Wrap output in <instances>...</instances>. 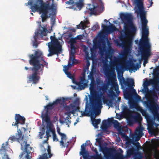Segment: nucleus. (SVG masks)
Returning <instances> with one entry per match:
<instances>
[{"mask_svg":"<svg viewBox=\"0 0 159 159\" xmlns=\"http://www.w3.org/2000/svg\"><path fill=\"white\" fill-rule=\"evenodd\" d=\"M150 100L143 102V106L146 107L153 115L152 116L148 114L146 111L133 101H129V104L130 108H135L139 111L143 116H144L147 121V129L149 134H154L155 131L158 132V129H155L154 126L156 128L159 125V103L158 101V98L155 93L152 92L150 96Z\"/></svg>","mask_w":159,"mask_h":159,"instance_id":"obj_1","label":"nucleus"},{"mask_svg":"<svg viewBox=\"0 0 159 159\" xmlns=\"http://www.w3.org/2000/svg\"><path fill=\"white\" fill-rule=\"evenodd\" d=\"M121 19V23L124 24L125 30H122L118 39L114 40L115 44L124 49V53L121 55L124 57L125 54L130 53L132 45L133 34L136 33L137 28L132 21L131 15L129 14L121 13L118 20Z\"/></svg>","mask_w":159,"mask_h":159,"instance_id":"obj_2","label":"nucleus"},{"mask_svg":"<svg viewBox=\"0 0 159 159\" xmlns=\"http://www.w3.org/2000/svg\"><path fill=\"white\" fill-rule=\"evenodd\" d=\"M137 8H135V11L138 16H139L142 23V34L138 45L139 49L141 54V58L139 60L140 64L142 60H144L143 65L145 66L148 62L147 59L150 55L151 45L149 39L148 37L149 32L147 26L148 21L146 17V12L144 11L143 3L138 2L137 4Z\"/></svg>","mask_w":159,"mask_h":159,"instance_id":"obj_3","label":"nucleus"},{"mask_svg":"<svg viewBox=\"0 0 159 159\" xmlns=\"http://www.w3.org/2000/svg\"><path fill=\"white\" fill-rule=\"evenodd\" d=\"M28 56L30 58V64L33 66L30 68L33 73L28 76L27 83L32 82L34 84H36L40 78L39 75H42L43 74V67L45 66L46 68H48V63L44 60L43 53L39 50L35 51L34 54Z\"/></svg>","mask_w":159,"mask_h":159,"instance_id":"obj_4","label":"nucleus"},{"mask_svg":"<svg viewBox=\"0 0 159 159\" xmlns=\"http://www.w3.org/2000/svg\"><path fill=\"white\" fill-rule=\"evenodd\" d=\"M28 5H30V8L32 11H38L40 14L42 13L41 17L42 22H44L48 17L47 14L50 15L55 14V6L53 0H47L43 2V0H29Z\"/></svg>","mask_w":159,"mask_h":159,"instance_id":"obj_5","label":"nucleus"},{"mask_svg":"<svg viewBox=\"0 0 159 159\" xmlns=\"http://www.w3.org/2000/svg\"><path fill=\"white\" fill-rule=\"evenodd\" d=\"M68 99V98L59 97L53 103H50L44 107V109L42 112L41 116L43 120V123H45L47 126L46 131V137L47 139L49 137L52 135V132L55 131V129L51 127L52 124L50 118V115L52 112L53 106L58 104L64 105L65 101Z\"/></svg>","mask_w":159,"mask_h":159,"instance_id":"obj_6","label":"nucleus"},{"mask_svg":"<svg viewBox=\"0 0 159 159\" xmlns=\"http://www.w3.org/2000/svg\"><path fill=\"white\" fill-rule=\"evenodd\" d=\"M105 75L107 76L108 84L111 85V89L108 90V95L109 97L112 98L119 96L120 91H119L116 76L114 69L111 70H109L107 65H105L104 67Z\"/></svg>","mask_w":159,"mask_h":159,"instance_id":"obj_7","label":"nucleus"},{"mask_svg":"<svg viewBox=\"0 0 159 159\" xmlns=\"http://www.w3.org/2000/svg\"><path fill=\"white\" fill-rule=\"evenodd\" d=\"M18 133L16 136H11L9 140L11 142L15 141H17L20 144L21 149L24 150L19 156L21 159H31L30 154L32 151V148L30 146L29 144H27V141L24 139L22 136L21 131L20 129H17Z\"/></svg>","mask_w":159,"mask_h":159,"instance_id":"obj_8","label":"nucleus"},{"mask_svg":"<svg viewBox=\"0 0 159 159\" xmlns=\"http://www.w3.org/2000/svg\"><path fill=\"white\" fill-rule=\"evenodd\" d=\"M116 70L118 74L117 78L121 85V89H125L129 88L131 90L130 93H132L133 95H136L137 93L136 91L134 89V80L132 79H126V81L125 80L123 77L122 72V66L120 64H119L116 66Z\"/></svg>","mask_w":159,"mask_h":159,"instance_id":"obj_9","label":"nucleus"},{"mask_svg":"<svg viewBox=\"0 0 159 159\" xmlns=\"http://www.w3.org/2000/svg\"><path fill=\"white\" fill-rule=\"evenodd\" d=\"M108 88V86L107 84H103L102 86L100 88L98 91H97V93H98L102 92V95L99 98L97 97H96L93 114L101 113V109L102 107V100H104L105 98L104 93L107 91Z\"/></svg>","mask_w":159,"mask_h":159,"instance_id":"obj_10","label":"nucleus"},{"mask_svg":"<svg viewBox=\"0 0 159 159\" xmlns=\"http://www.w3.org/2000/svg\"><path fill=\"white\" fill-rule=\"evenodd\" d=\"M55 33H54L53 36L50 37L51 42L48 43L49 53L48 54V57L52 56L54 54L61 53L62 52L61 46L60 42L55 38Z\"/></svg>","mask_w":159,"mask_h":159,"instance_id":"obj_11","label":"nucleus"},{"mask_svg":"<svg viewBox=\"0 0 159 159\" xmlns=\"http://www.w3.org/2000/svg\"><path fill=\"white\" fill-rule=\"evenodd\" d=\"M95 80L91 81L89 88L90 95L89 96L90 104L89 107L90 111L92 114L93 113L96 97H97L99 98L102 95V92H100L99 93H97V91H95Z\"/></svg>","mask_w":159,"mask_h":159,"instance_id":"obj_12","label":"nucleus"},{"mask_svg":"<svg viewBox=\"0 0 159 159\" xmlns=\"http://www.w3.org/2000/svg\"><path fill=\"white\" fill-rule=\"evenodd\" d=\"M88 9L90 11L91 14L98 15L103 11L104 6L101 0H93L92 4L89 5Z\"/></svg>","mask_w":159,"mask_h":159,"instance_id":"obj_13","label":"nucleus"},{"mask_svg":"<svg viewBox=\"0 0 159 159\" xmlns=\"http://www.w3.org/2000/svg\"><path fill=\"white\" fill-rule=\"evenodd\" d=\"M39 25V29L35 31V35L33 38L34 40H32V45L34 48H36L38 46V44L37 39L38 35L39 34L41 37H43V36H45L48 31L45 27H43L41 25V22H38Z\"/></svg>","mask_w":159,"mask_h":159,"instance_id":"obj_14","label":"nucleus"},{"mask_svg":"<svg viewBox=\"0 0 159 159\" xmlns=\"http://www.w3.org/2000/svg\"><path fill=\"white\" fill-rule=\"evenodd\" d=\"M143 127L141 126L137 127L136 129L134 134H130L129 141H126V143L134 144L135 142L139 141L140 138L144 135L143 132Z\"/></svg>","mask_w":159,"mask_h":159,"instance_id":"obj_15","label":"nucleus"},{"mask_svg":"<svg viewBox=\"0 0 159 159\" xmlns=\"http://www.w3.org/2000/svg\"><path fill=\"white\" fill-rule=\"evenodd\" d=\"M111 123L114 125V127L117 129L119 134L124 138L125 141H128L129 139V137L125 134V133L128 132V129L124 128L120 126L118 121L116 120H111Z\"/></svg>","mask_w":159,"mask_h":159,"instance_id":"obj_16","label":"nucleus"},{"mask_svg":"<svg viewBox=\"0 0 159 159\" xmlns=\"http://www.w3.org/2000/svg\"><path fill=\"white\" fill-rule=\"evenodd\" d=\"M64 72L68 77L72 80L73 83L76 84L78 86L77 88L78 89L80 90L83 89L87 86L88 81L85 79L84 77H81L80 81L78 82L75 81L73 76L70 72L67 71Z\"/></svg>","mask_w":159,"mask_h":159,"instance_id":"obj_17","label":"nucleus"},{"mask_svg":"<svg viewBox=\"0 0 159 159\" xmlns=\"http://www.w3.org/2000/svg\"><path fill=\"white\" fill-rule=\"evenodd\" d=\"M157 77L153 79H149L148 80H146L144 82L143 85L148 87L151 84L153 85V89L159 94V72L157 73Z\"/></svg>","mask_w":159,"mask_h":159,"instance_id":"obj_18","label":"nucleus"},{"mask_svg":"<svg viewBox=\"0 0 159 159\" xmlns=\"http://www.w3.org/2000/svg\"><path fill=\"white\" fill-rule=\"evenodd\" d=\"M85 100L86 101V106L85 108V111H81V115L80 116H90L91 118H94L95 117V116L96 115H98L100 113L98 114H91V112L90 111V110L89 108V105L90 104V102L89 103H88V98L87 96H85ZM90 100V99H89Z\"/></svg>","mask_w":159,"mask_h":159,"instance_id":"obj_19","label":"nucleus"},{"mask_svg":"<svg viewBox=\"0 0 159 159\" xmlns=\"http://www.w3.org/2000/svg\"><path fill=\"white\" fill-rule=\"evenodd\" d=\"M101 34H100L98 43H96L94 42V45H97V48L99 50L101 56H102L106 51V46L103 39L101 38Z\"/></svg>","mask_w":159,"mask_h":159,"instance_id":"obj_20","label":"nucleus"},{"mask_svg":"<svg viewBox=\"0 0 159 159\" xmlns=\"http://www.w3.org/2000/svg\"><path fill=\"white\" fill-rule=\"evenodd\" d=\"M8 146L7 142H6L5 143H3L2 145L0 152L2 159H10L8 156L6 154V151H11Z\"/></svg>","mask_w":159,"mask_h":159,"instance_id":"obj_21","label":"nucleus"},{"mask_svg":"<svg viewBox=\"0 0 159 159\" xmlns=\"http://www.w3.org/2000/svg\"><path fill=\"white\" fill-rule=\"evenodd\" d=\"M57 132L58 134L61 136V140L60 141V145L61 146L62 148L67 147L69 144V142L66 141L67 139L66 135L64 133L60 132V129L57 128Z\"/></svg>","mask_w":159,"mask_h":159,"instance_id":"obj_22","label":"nucleus"},{"mask_svg":"<svg viewBox=\"0 0 159 159\" xmlns=\"http://www.w3.org/2000/svg\"><path fill=\"white\" fill-rule=\"evenodd\" d=\"M105 159H123L122 155L118 154L113 155L112 152L108 150H107V153L103 152Z\"/></svg>","mask_w":159,"mask_h":159,"instance_id":"obj_23","label":"nucleus"},{"mask_svg":"<svg viewBox=\"0 0 159 159\" xmlns=\"http://www.w3.org/2000/svg\"><path fill=\"white\" fill-rule=\"evenodd\" d=\"M16 122L12 124V126H16L18 129V124L23 125L25 123V118L24 116H21L20 114H16L15 116Z\"/></svg>","mask_w":159,"mask_h":159,"instance_id":"obj_24","label":"nucleus"},{"mask_svg":"<svg viewBox=\"0 0 159 159\" xmlns=\"http://www.w3.org/2000/svg\"><path fill=\"white\" fill-rule=\"evenodd\" d=\"M83 1L84 0H79V2L74 3V1L73 0V3L70 4H73L72 6L71 7H68L67 8L72 9L74 10H80L83 6Z\"/></svg>","mask_w":159,"mask_h":159,"instance_id":"obj_25","label":"nucleus"},{"mask_svg":"<svg viewBox=\"0 0 159 159\" xmlns=\"http://www.w3.org/2000/svg\"><path fill=\"white\" fill-rule=\"evenodd\" d=\"M67 111L65 113V114H73L76 110V108L75 105L74 103L70 104L69 105L67 106L66 107Z\"/></svg>","mask_w":159,"mask_h":159,"instance_id":"obj_26","label":"nucleus"},{"mask_svg":"<svg viewBox=\"0 0 159 159\" xmlns=\"http://www.w3.org/2000/svg\"><path fill=\"white\" fill-rule=\"evenodd\" d=\"M67 116L66 118H64V119H60L59 121L60 123L62 125L65 124L67 125L68 127H70V125L71 124V121L70 114H66Z\"/></svg>","mask_w":159,"mask_h":159,"instance_id":"obj_27","label":"nucleus"},{"mask_svg":"<svg viewBox=\"0 0 159 159\" xmlns=\"http://www.w3.org/2000/svg\"><path fill=\"white\" fill-rule=\"evenodd\" d=\"M89 23L87 20L85 19L84 21H81L80 24L77 25V28L78 29H84L89 27Z\"/></svg>","mask_w":159,"mask_h":159,"instance_id":"obj_28","label":"nucleus"},{"mask_svg":"<svg viewBox=\"0 0 159 159\" xmlns=\"http://www.w3.org/2000/svg\"><path fill=\"white\" fill-rule=\"evenodd\" d=\"M143 88H142L140 90V91L142 92L145 95H148L149 94V100H150V96L151 94V92L152 91L154 92L155 93V94L157 96V94L155 93V92L153 91H150L148 88V87L145 86V85H143Z\"/></svg>","mask_w":159,"mask_h":159,"instance_id":"obj_29","label":"nucleus"},{"mask_svg":"<svg viewBox=\"0 0 159 159\" xmlns=\"http://www.w3.org/2000/svg\"><path fill=\"white\" fill-rule=\"evenodd\" d=\"M129 67L131 68V70L134 72L138 70L141 67L140 63H138L136 64L133 62H130L129 64Z\"/></svg>","mask_w":159,"mask_h":159,"instance_id":"obj_30","label":"nucleus"},{"mask_svg":"<svg viewBox=\"0 0 159 159\" xmlns=\"http://www.w3.org/2000/svg\"><path fill=\"white\" fill-rule=\"evenodd\" d=\"M47 152L49 155L48 157L47 156L46 153H45L42 156H40L39 158V159H47L52 157V155L51 153L50 147L49 145L48 146Z\"/></svg>","mask_w":159,"mask_h":159,"instance_id":"obj_31","label":"nucleus"},{"mask_svg":"<svg viewBox=\"0 0 159 159\" xmlns=\"http://www.w3.org/2000/svg\"><path fill=\"white\" fill-rule=\"evenodd\" d=\"M141 118V117L139 115H136L131 116L130 118L128 119V121L129 123H133L137 122Z\"/></svg>","mask_w":159,"mask_h":159,"instance_id":"obj_32","label":"nucleus"},{"mask_svg":"<svg viewBox=\"0 0 159 159\" xmlns=\"http://www.w3.org/2000/svg\"><path fill=\"white\" fill-rule=\"evenodd\" d=\"M96 71V68L93 64L92 67L91 71L90 72L89 75H88V79L91 80V81L94 80L93 75Z\"/></svg>","mask_w":159,"mask_h":159,"instance_id":"obj_33","label":"nucleus"},{"mask_svg":"<svg viewBox=\"0 0 159 159\" xmlns=\"http://www.w3.org/2000/svg\"><path fill=\"white\" fill-rule=\"evenodd\" d=\"M77 62L72 61V60L69 59L68 65L67 66H63V70L64 72L67 71L71 67L72 65L76 63Z\"/></svg>","mask_w":159,"mask_h":159,"instance_id":"obj_34","label":"nucleus"},{"mask_svg":"<svg viewBox=\"0 0 159 159\" xmlns=\"http://www.w3.org/2000/svg\"><path fill=\"white\" fill-rule=\"evenodd\" d=\"M123 89L125 90V91H124V94L125 98L130 101L132 99L133 96L132 94V93L127 92V89Z\"/></svg>","mask_w":159,"mask_h":159,"instance_id":"obj_35","label":"nucleus"},{"mask_svg":"<svg viewBox=\"0 0 159 159\" xmlns=\"http://www.w3.org/2000/svg\"><path fill=\"white\" fill-rule=\"evenodd\" d=\"M75 49H71L69 59L72 60V61H74L77 62V61L76 59L74 57L75 53Z\"/></svg>","mask_w":159,"mask_h":159,"instance_id":"obj_36","label":"nucleus"},{"mask_svg":"<svg viewBox=\"0 0 159 159\" xmlns=\"http://www.w3.org/2000/svg\"><path fill=\"white\" fill-rule=\"evenodd\" d=\"M88 142H90V141H87L86 142V143H85L81 145V151H80V155H81V154H86V153H88V151L87 150H86L85 148V146L87 145V144H86V143Z\"/></svg>","mask_w":159,"mask_h":159,"instance_id":"obj_37","label":"nucleus"},{"mask_svg":"<svg viewBox=\"0 0 159 159\" xmlns=\"http://www.w3.org/2000/svg\"><path fill=\"white\" fill-rule=\"evenodd\" d=\"M108 121L107 120H104L102 121V124L101 126V129L102 130H106L108 128Z\"/></svg>","mask_w":159,"mask_h":159,"instance_id":"obj_38","label":"nucleus"},{"mask_svg":"<svg viewBox=\"0 0 159 159\" xmlns=\"http://www.w3.org/2000/svg\"><path fill=\"white\" fill-rule=\"evenodd\" d=\"M109 27V25L106 26L104 24H102V28L107 34L111 33V28Z\"/></svg>","mask_w":159,"mask_h":159,"instance_id":"obj_39","label":"nucleus"},{"mask_svg":"<svg viewBox=\"0 0 159 159\" xmlns=\"http://www.w3.org/2000/svg\"><path fill=\"white\" fill-rule=\"evenodd\" d=\"M101 120V119H100L92 120V124L95 128L97 129L98 128V125L100 123Z\"/></svg>","mask_w":159,"mask_h":159,"instance_id":"obj_40","label":"nucleus"},{"mask_svg":"<svg viewBox=\"0 0 159 159\" xmlns=\"http://www.w3.org/2000/svg\"><path fill=\"white\" fill-rule=\"evenodd\" d=\"M135 152V150L133 148H130L127 151V156L128 157H130L132 155H134Z\"/></svg>","mask_w":159,"mask_h":159,"instance_id":"obj_41","label":"nucleus"},{"mask_svg":"<svg viewBox=\"0 0 159 159\" xmlns=\"http://www.w3.org/2000/svg\"><path fill=\"white\" fill-rule=\"evenodd\" d=\"M134 156V159H141L143 158V156L140 152L135 151Z\"/></svg>","mask_w":159,"mask_h":159,"instance_id":"obj_42","label":"nucleus"},{"mask_svg":"<svg viewBox=\"0 0 159 159\" xmlns=\"http://www.w3.org/2000/svg\"><path fill=\"white\" fill-rule=\"evenodd\" d=\"M109 27L111 28V33L114 31L116 30V28L113 25V24L110 23V22H109Z\"/></svg>","mask_w":159,"mask_h":159,"instance_id":"obj_43","label":"nucleus"},{"mask_svg":"<svg viewBox=\"0 0 159 159\" xmlns=\"http://www.w3.org/2000/svg\"><path fill=\"white\" fill-rule=\"evenodd\" d=\"M52 138L54 141H58V139L56 134L55 131L52 132Z\"/></svg>","mask_w":159,"mask_h":159,"instance_id":"obj_44","label":"nucleus"},{"mask_svg":"<svg viewBox=\"0 0 159 159\" xmlns=\"http://www.w3.org/2000/svg\"><path fill=\"white\" fill-rule=\"evenodd\" d=\"M106 103L109 106V108L110 107H113V101L111 99H110L107 100V101Z\"/></svg>","mask_w":159,"mask_h":159,"instance_id":"obj_45","label":"nucleus"},{"mask_svg":"<svg viewBox=\"0 0 159 159\" xmlns=\"http://www.w3.org/2000/svg\"><path fill=\"white\" fill-rule=\"evenodd\" d=\"M45 129L44 128H42L40 129V131L39 132V135L40 139L43 138V136L44 134Z\"/></svg>","mask_w":159,"mask_h":159,"instance_id":"obj_46","label":"nucleus"},{"mask_svg":"<svg viewBox=\"0 0 159 159\" xmlns=\"http://www.w3.org/2000/svg\"><path fill=\"white\" fill-rule=\"evenodd\" d=\"M92 157L93 159H102L101 154H99L98 153V154H96V155L93 156Z\"/></svg>","mask_w":159,"mask_h":159,"instance_id":"obj_47","label":"nucleus"},{"mask_svg":"<svg viewBox=\"0 0 159 159\" xmlns=\"http://www.w3.org/2000/svg\"><path fill=\"white\" fill-rule=\"evenodd\" d=\"M51 24L52 25L51 27L52 28V27H53L54 25L55 24V17L54 16H52L51 17Z\"/></svg>","mask_w":159,"mask_h":159,"instance_id":"obj_48","label":"nucleus"},{"mask_svg":"<svg viewBox=\"0 0 159 159\" xmlns=\"http://www.w3.org/2000/svg\"><path fill=\"white\" fill-rule=\"evenodd\" d=\"M91 57H90V59L92 60H93L96 57V54L95 52H94L92 50L91 48Z\"/></svg>","mask_w":159,"mask_h":159,"instance_id":"obj_49","label":"nucleus"},{"mask_svg":"<svg viewBox=\"0 0 159 159\" xmlns=\"http://www.w3.org/2000/svg\"><path fill=\"white\" fill-rule=\"evenodd\" d=\"M111 57V56L109 57V58L110 60V65L111 66H114L116 65V63L113 60H112Z\"/></svg>","mask_w":159,"mask_h":159,"instance_id":"obj_50","label":"nucleus"},{"mask_svg":"<svg viewBox=\"0 0 159 159\" xmlns=\"http://www.w3.org/2000/svg\"><path fill=\"white\" fill-rule=\"evenodd\" d=\"M76 39L75 38H70L69 40V43H75L76 42Z\"/></svg>","mask_w":159,"mask_h":159,"instance_id":"obj_51","label":"nucleus"},{"mask_svg":"<svg viewBox=\"0 0 159 159\" xmlns=\"http://www.w3.org/2000/svg\"><path fill=\"white\" fill-rule=\"evenodd\" d=\"M136 143V147L137 151H138L140 149H141V147L140 145V143L138 142V141Z\"/></svg>","mask_w":159,"mask_h":159,"instance_id":"obj_52","label":"nucleus"},{"mask_svg":"<svg viewBox=\"0 0 159 159\" xmlns=\"http://www.w3.org/2000/svg\"><path fill=\"white\" fill-rule=\"evenodd\" d=\"M135 98L139 101H140L141 99V98L139 95L137 93L135 95Z\"/></svg>","mask_w":159,"mask_h":159,"instance_id":"obj_53","label":"nucleus"},{"mask_svg":"<svg viewBox=\"0 0 159 159\" xmlns=\"http://www.w3.org/2000/svg\"><path fill=\"white\" fill-rule=\"evenodd\" d=\"M88 153H86V154H81V155H82L83 157V158L84 159H88L87 158V157L88 156Z\"/></svg>","mask_w":159,"mask_h":159,"instance_id":"obj_54","label":"nucleus"},{"mask_svg":"<svg viewBox=\"0 0 159 159\" xmlns=\"http://www.w3.org/2000/svg\"><path fill=\"white\" fill-rule=\"evenodd\" d=\"M122 108L123 111H126L128 110V107L126 105H123L122 106Z\"/></svg>","mask_w":159,"mask_h":159,"instance_id":"obj_55","label":"nucleus"},{"mask_svg":"<svg viewBox=\"0 0 159 159\" xmlns=\"http://www.w3.org/2000/svg\"><path fill=\"white\" fill-rule=\"evenodd\" d=\"M99 26L98 24H96L95 25H94L93 27H92V30H95L96 29H97L98 28H99Z\"/></svg>","mask_w":159,"mask_h":159,"instance_id":"obj_56","label":"nucleus"},{"mask_svg":"<svg viewBox=\"0 0 159 159\" xmlns=\"http://www.w3.org/2000/svg\"><path fill=\"white\" fill-rule=\"evenodd\" d=\"M113 23H114V24L117 25H116V26H117L118 25H119L120 24V22L118 21L117 20H114L113 22Z\"/></svg>","mask_w":159,"mask_h":159,"instance_id":"obj_57","label":"nucleus"},{"mask_svg":"<svg viewBox=\"0 0 159 159\" xmlns=\"http://www.w3.org/2000/svg\"><path fill=\"white\" fill-rule=\"evenodd\" d=\"M73 0H69L68 1L66 2V3L68 4H71L73 3Z\"/></svg>","mask_w":159,"mask_h":159,"instance_id":"obj_58","label":"nucleus"},{"mask_svg":"<svg viewBox=\"0 0 159 159\" xmlns=\"http://www.w3.org/2000/svg\"><path fill=\"white\" fill-rule=\"evenodd\" d=\"M90 62L88 60H87L86 61V64L87 69H89V66H90Z\"/></svg>","mask_w":159,"mask_h":159,"instance_id":"obj_59","label":"nucleus"},{"mask_svg":"<svg viewBox=\"0 0 159 159\" xmlns=\"http://www.w3.org/2000/svg\"><path fill=\"white\" fill-rule=\"evenodd\" d=\"M92 150L96 154H98V153L96 148L93 147L92 149Z\"/></svg>","mask_w":159,"mask_h":159,"instance_id":"obj_60","label":"nucleus"},{"mask_svg":"<svg viewBox=\"0 0 159 159\" xmlns=\"http://www.w3.org/2000/svg\"><path fill=\"white\" fill-rule=\"evenodd\" d=\"M75 38L76 40H81L82 39V36L80 35H77Z\"/></svg>","mask_w":159,"mask_h":159,"instance_id":"obj_61","label":"nucleus"},{"mask_svg":"<svg viewBox=\"0 0 159 159\" xmlns=\"http://www.w3.org/2000/svg\"><path fill=\"white\" fill-rule=\"evenodd\" d=\"M85 55L86 57L87 58H88L89 59H90V58L89 57V53L87 51H85Z\"/></svg>","mask_w":159,"mask_h":159,"instance_id":"obj_62","label":"nucleus"},{"mask_svg":"<svg viewBox=\"0 0 159 159\" xmlns=\"http://www.w3.org/2000/svg\"><path fill=\"white\" fill-rule=\"evenodd\" d=\"M70 48L71 49H75V46L74 45V43H70Z\"/></svg>","mask_w":159,"mask_h":159,"instance_id":"obj_63","label":"nucleus"},{"mask_svg":"<svg viewBox=\"0 0 159 159\" xmlns=\"http://www.w3.org/2000/svg\"><path fill=\"white\" fill-rule=\"evenodd\" d=\"M113 61L116 63V62L119 61V59L118 58H116V57H113Z\"/></svg>","mask_w":159,"mask_h":159,"instance_id":"obj_64","label":"nucleus"}]
</instances>
